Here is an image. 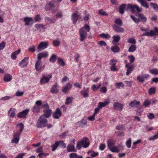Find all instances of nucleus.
Returning <instances> with one entry per match:
<instances>
[{
    "label": "nucleus",
    "mask_w": 158,
    "mask_h": 158,
    "mask_svg": "<svg viewBox=\"0 0 158 158\" xmlns=\"http://www.w3.org/2000/svg\"><path fill=\"white\" fill-rule=\"evenodd\" d=\"M90 27L88 24H85L84 26L81 28L79 31L80 35V40L81 41H83L86 38L87 35V32L89 31Z\"/></svg>",
    "instance_id": "obj_1"
},
{
    "label": "nucleus",
    "mask_w": 158,
    "mask_h": 158,
    "mask_svg": "<svg viewBox=\"0 0 158 158\" xmlns=\"http://www.w3.org/2000/svg\"><path fill=\"white\" fill-rule=\"evenodd\" d=\"M56 2L54 0H52L49 2L44 7V9L46 11L51 10L52 13H54L58 10L59 5L56 7L54 4V3Z\"/></svg>",
    "instance_id": "obj_2"
},
{
    "label": "nucleus",
    "mask_w": 158,
    "mask_h": 158,
    "mask_svg": "<svg viewBox=\"0 0 158 158\" xmlns=\"http://www.w3.org/2000/svg\"><path fill=\"white\" fill-rule=\"evenodd\" d=\"M89 144L88 139L86 137H84L81 140L78 142L77 148L78 150H80L82 147L86 148L89 146Z\"/></svg>",
    "instance_id": "obj_3"
},
{
    "label": "nucleus",
    "mask_w": 158,
    "mask_h": 158,
    "mask_svg": "<svg viewBox=\"0 0 158 158\" xmlns=\"http://www.w3.org/2000/svg\"><path fill=\"white\" fill-rule=\"evenodd\" d=\"M136 16L138 17V19L132 15H131L130 17L131 19L137 23H138L140 21L142 23L145 22L147 20V18L143 13L137 14Z\"/></svg>",
    "instance_id": "obj_4"
},
{
    "label": "nucleus",
    "mask_w": 158,
    "mask_h": 158,
    "mask_svg": "<svg viewBox=\"0 0 158 158\" xmlns=\"http://www.w3.org/2000/svg\"><path fill=\"white\" fill-rule=\"evenodd\" d=\"M48 121L45 118L41 115L38 119L36 124L37 128H42L46 127Z\"/></svg>",
    "instance_id": "obj_5"
},
{
    "label": "nucleus",
    "mask_w": 158,
    "mask_h": 158,
    "mask_svg": "<svg viewBox=\"0 0 158 158\" xmlns=\"http://www.w3.org/2000/svg\"><path fill=\"white\" fill-rule=\"evenodd\" d=\"M126 10L127 11L130 10L132 13L135 12L139 13L142 11V8H139L137 5H133L130 4L127 5Z\"/></svg>",
    "instance_id": "obj_6"
},
{
    "label": "nucleus",
    "mask_w": 158,
    "mask_h": 158,
    "mask_svg": "<svg viewBox=\"0 0 158 158\" xmlns=\"http://www.w3.org/2000/svg\"><path fill=\"white\" fill-rule=\"evenodd\" d=\"M154 30H150L149 32L143 33V36H150L152 37L154 35H158V27H155Z\"/></svg>",
    "instance_id": "obj_7"
},
{
    "label": "nucleus",
    "mask_w": 158,
    "mask_h": 158,
    "mask_svg": "<svg viewBox=\"0 0 158 158\" xmlns=\"http://www.w3.org/2000/svg\"><path fill=\"white\" fill-rule=\"evenodd\" d=\"M49 44L48 42L46 41L41 42L37 47V51L39 52L46 48L48 46Z\"/></svg>",
    "instance_id": "obj_8"
},
{
    "label": "nucleus",
    "mask_w": 158,
    "mask_h": 158,
    "mask_svg": "<svg viewBox=\"0 0 158 158\" xmlns=\"http://www.w3.org/2000/svg\"><path fill=\"white\" fill-rule=\"evenodd\" d=\"M117 60L116 59H112L110 61V69L111 71H118V69L116 67V64Z\"/></svg>",
    "instance_id": "obj_9"
},
{
    "label": "nucleus",
    "mask_w": 158,
    "mask_h": 158,
    "mask_svg": "<svg viewBox=\"0 0 158 158\" xmlns=\"http://www.w3.org/2000/svg\"><path fill=\"white\" fill-rule=\"evenodd\" d=\"M35 67L36 71H41L44 68L42 66V63L41 61L38 60L36 62L35 64Z\"/></svg>",
    "instance_id": "obj_10"
},
{
    "label": "nucleus",
    "mask_w": 158,
    "mask_h": 158,
    "mask_svg": "<svg viewBox=\"0 0 158 158\" xmlns=\"http://www.w3.org/2000/svg\"><path fill=\"white\" fill-rule=\"evenodd\" d=\"M135 65L134 64H132L130 65V64H127L125 65V67L127 68L126 75L127 76L129 75L133 71L135 67Z\"/></svg>",
    "instance_id": "obj_11"
},
{
    "label": "nucleus",
    "mask_w": 158,
    "mask_h": 158,
    "mask_svg": "<svg viewBox=\"0 0 158 158\" xmlns=\"http://www.w3.org/2000/svg\"><path fill=\"white\" fill-rule=\"evenodd\" d=\"M123 105L118 102H115L113 104L114 109L115 110H118L120 111L122 110Z\"/></svg>",
    "instance_id": "obj_12"
},
{
    "label": "nucleus",
    "mask_w": 158,
    "mask_h": 158,
    "mask_svg": "<svg viewBox=\"0 0 158 158\" xmlns=\"http://www.w3.org/2000/svg\"><path fill=\"white\" fill-rule=\"evenodd\" d=\"M19 133L15 132L14 133L13 138L11 140V143L17 144L20 139V134Z\"/></svg>",
    "instance_id": "obj_13"
},
{
    "label": "nucleus",
    "mask_w": 158,
    "mask_h": 158,
    "mask_svg": "<svg viewBox=\"0 0 158 158\" xmlns=\"http://www.w3.org/2000/svg\"><path fill=\"white\" fill-rule=\"evenodd\" d=\"M72 85L69 82H68L62 88V91L65 93H68L72 89Z\"/></svg>",
    "instance_id": "obj_14"
},
{
    "label": "nucleus",
    "mask_w": 158,
    "mask_h": 158,
    "mask_svg": "<svg viewBox=\"0 0 158 158\" xmlns=\"http://www.w3.org/2000/svg\"><path fill=\"white\" fill-rule=\"evenodd\" d=\"M81 15L78 11L76 13H73L71 16L72 19L73 24H75L77 21L78 18H80Z\"/></svg>",
    "instance_id": "obj_15"
},
{
    "label": "nucleus",
    "mask_w": 158,
    "mask_h": 158,
    "mask_svg": "<svg viewBox=\"0 0 158 158\" xmlns=\"http://www.w3.org/2000/svg\"><path fill=\"white\" fill-rule=\"evenodd\" d=\"M52 77L51 74L48 75L47 76H43L40 80V84L42 85L48 83Z\"/></svg>",
    "instance_id": "obj_16"
},
{
    "label": "nucleus",
    "mask_w": 158,
    "mask_h": 158,
    "mask_svg": "<svg viewBox=\"0 0 158 158\" xmlns=\"http://www.w3.org/2000/svg\"><path fill=\"white\" fill-rule=\"evenodd\" d=\"M62 114V113L60 110L59 108H57L55 111L52 113V116L53 118L58 119L61 116Z\"/></svg>",
    "instance_id": "obj_17"
},
{
    "label": "nucleus",
    "mask_w": 158,
    "mask_h": 158,
    "mask_svg": "<svg viewBox=\"0 0 158 158\" xmlns=\"http://www.w3.org/2000/svg\"><path fill=\"white\" fill-rule=\"evenodd\" d=\"M30 111L29 109H26L24 110L19 113L17 115V117L19 118H25Z\"/></svg>",
    "instance_id": "obj_18"
},
{
    "label": "nucleus",
    "mask_w": 158,
    "mask_h": 158,
    "mask_svg": "<svg viewBox=\"0 0 158 158\" xmlns=\"http://www.w3.org/2000/svg\"><path fill=\"white\" fill-rule=\"evenodd\" d=\"M28 57H25L21 62L19 63V65L22 68L26 66L28 63Z\"/></svg>",
    "instance_id": "obj_19"
},
{
    "label": "nucleus",
    "mask_w": 158,
    "mask_h": 158,
    "mask_svg": "<svg viewBox=\"0 0 158 158\" xmlns=\"http://www.w3.org/2000/svg\"><path fill=\"white\" fill-rule=\"evenodd\" d=\"M24 22H25V25H31L34 23L33 19L32 18L26 17L24 18Z\"/></svg>",
    "instance_id": "obj_20"
},
{
    "label": "nucleus",
    "mask_w": 158,
    "mask_h": 158,
    "mask_svg": "<svg viewBox=\"0 0 158 158\" xmlns=\"http://www.w3.org/2000/svg\"><path fill=\"white\" fill-rule=\"evenodd\" d=\"M48 56V52L45 51L39 53L37 55L38 60L41 61V59L43 58L47 57Z\"/></svg>",
    "instance_id": "obj_21"
},
{
    "label": "nucleus",
    "mask_w": 158,
    "mask_h": 158,
    "mask_svg": "<svg viewBox=\"0 0 158 158\" xmlns=\"http://www.w3.org/2000/svg\"><path fill=\"white\" fill-rule=\"evenodd\" d=\"M44 114L41 115L42 116L46 118H49L50 117L52 113V110L51 109L45 110L43 111Z\"/></svg>",
    "instance_id": "obj_22"
},
{
    "label": "nucleus",
    "mask_w": 158,
    "mask_h": 158,
    "mask_svg": "<svg viewBox=\"0 0 158 158\" xmlns=\"http://www.w3.org/2000/svg\"><path fill=\"white\" fill-rule=\"evenodd\" d=\"M121 26H117L116 25H113L112 27L114 31L117 32H123L124 31V29Z\"/></svg>",
    "instance_id": "obj_23"
},
{
    "label": "nucleus",
    "mask_w": 158,
    "mask_h": 158,
    "mask_svg": "<svg viewBox=\"0 0 158 158\" xmlns=\"http://www.w3.org/2000/svg\"><path fill=\"white\" fill-rule=\"evenodd\" d=\"M67 151L68 152H76L77 150L74 145L72 144H69L67 147Z\"/></svg>",
    "instance_id": "obj_24"
},
{
    "label": "nucleus",
    "mask_w": 158,
    "mask_h": 158,
    "mask_svg": "<svg viewBox=\"0 0 158 158\" xmlns=\"http://www.w3.org/2000/svg\"><path fill=\"white\" fill-rule=\"evenodd\" d=\"M35 27L37 30L42 31H44L45 29V26L43 24H36L35 25Z\"/></svg>",
    "instance_id": "obj_25"
},
{
    "label": "nucleus",
    "mask_w": 158,
    "mask_h": 158,
    "mask_svg": "<svg viewBox=\"0 0 158 158\" xmlns=\"http://www.w3.org/2000/svg\"><path fill=\"white\" fill-rule=\"evenodd\" d=\"M58 85L56 83L53 85L50 90V92L52 94L57 93L59 91V89H58Z\"/></svg>",
    "instance_id": "obj_26"
},
{
    "label": "nucleus",
    "mask_w": 158,
    "mask_h": 158,
    "mask_svg": "<svg viewBox=\"0 0 158 158\" xmlns=\"http://www.w3.org/2000/svg\"><path fill=\"white\" fill-rule=\"evenodd\" d=\"M137 1L142 6L148 9L149 8V5L148 3L145 0H137Z\"/></svg>",
    "instance_id": "obj_27"
},
{
    "label": "nucleus",
    "mask_w": 158,
    "mask_h": 158,
    "mask_svg": "<svg viewBox=\"0 0 158 158\" xmlns=\"http://www.w3.org/2000/svg\"><path fill=\"white\" fill-rule=\"evenodd\" d=\"M21 50L19 49L18 50L15 51L14 52L12 53L11 55V57L13 60H15L16 58V56L20 52Z\"/></svg>",
    "instance_id": "obj_28"
},
{
    "label": "nucleus",
    "mask_w": 158,
    "mask_h": 158,
    "mask_svg": "<svg viewBox=\"0 0 158 158\" xmlns=\"http://www.w3.org/2000/svg\"><path fill=\"white\" fill-rule=\"evenodd\" d=\"M110 103V102L108 101L104 102H100L98 103V106L99 108L102 109V107H105L106 105Z\"/></svg>",
    "instance_id": "obj_29"
},
{
    "label": "nucleus",
    "mask_w": 158,
    "mask_h": 158,
    "mask_svg": "<svg viewBox=\"0 0 158 158\" xmlns=\"http://www.w3.org/2000/svg\"><path fill=\"white\" fill-rule=\"evenodd\" d=\"M89 89V88H88L86 89L85 90H83L80 92V93L83 96L84 98H87L89 96V93L88 90Z\"/></svg>",
    "instance_id": "obj_30"
},
{
    "label": "nucleus",
    "mask_w": 158,
    "mask_h": 158,
    "mask_svg": "<svg viewBox=\"0 0 158 158\" xmlns=\"http://www.w3.org/2000/svg\"><path fill=\"white\" fill-rule=\"evenodd\" d=\"M107 144L108 148L109 149L110 148L114 146L115 144V141L112 139H110L107 140Z\"/></svg>",
    "instance_id": "obj_31"
},
{
    "label": "nucleus",
    "mask_w": 158,
    "mask_h": 158,
    "mask_svg": "<svg viewBox=\"0 0 158 158\" xmlns=\"http://www.w3.org/2000/svg\"><path fill=\"white\" fill-rule=\"evenodd\" d=\"M112 38L113 39L112 43L115 44H116L120 40V36L117 35L113 36Z\"/></svg>",
    "instance_id": "obj_32"
},
{
    "label": "nucleus",
    "mask_w": 158,
    "mask_h": 158,
    "mask_svg": "<svg viewBox=\"0 0 158 158\" xmlns=\"http://www.w3.org/2000/svg\"><path fill=\"white\" fill-rule=\"evenodd\" d=\"M126 5L123 4L120 5L119 8V13L122 15L124 13V10L126 9Z\"/></svg>",
    "instance_id": "obj_33"
},
{
    "label": "nucleus",
    "mask_w": 158,
    "mask_h": 158,
    "mask_svg": "<svg viewBox=\"0 0 158 158\" xmlns=\"http://www.w3.org/2000/svg\"><path fill=\"white\" fill-rule=\"evenodd\" d=\"M140 105V102L139 101H134L131 102L129 104V105L131 107H134L135 106L136 107H137L138 106Z\"/></svg>",
    "instance_id": "obj_34"
},
{
    "label": "nucleus",
    "mask_w": 158,
    "mask_h": 158,
    "mask_svg": "<svg viewBox=\"0 0 158 158\" xmlns=\"http://www.w3.org/2000/svg\"><path fill=\"white\" fill-rule=\"evenodd\" d=\"M12 79V76L9 74H6L4 77L3 80L5 81L8 82L11 80Z\"/></svg>",
    "instance_id": "obj_35"
},
{
    "label": "nucleus",
    "mask_w": 158,
    "mask_h": 158,
    "mask_svg": "<svg viewBox=\"0 0 158 158\" xmlns=\"http://www.w3.org/2000/svg\"><path fill=\"white\" fill-rule=\"evenodd\" d=\"M109 149L112 152L118 153L120 151V149L118 147L116 146H114L110 148Z\"/></svg>",
    "instance_id": "obj_36"
},
{
    "label": "nucleus",
    "mask_w": 158,
    "mask_h": 158,
    "mask_svg": "<svg viewBox=\"0 0 158 158\" xmlns=\"http://www.w3.org/2000/svg\"><path fill=\"white\" fill-rule=\"evenodd\" d=\"M15 109L14 108H11L9 110L8 112L9 116L12 118H13L15 114Z\"/></svg>",
    "instance_id": "obj_37"
},
{
    "label": "nucleus",
    "mask_w": 158,
    "mask_h": 158,
    "mask_svg": "<svg viewBox=\"0 0 158 158\" xmlns=\"http://www.w3.org/2000/svg\"><path fill=\"white\" fill-rule=\"evenodd\" d=\"M17 126H20V129L19 131H17L16 132L19 133H19L20 134H21L24 128V125L22 123H19L17 124Z\"/></svg>",
    "instance_id": "obj_38"
},
{
    "label": "nucleus",
    "mask_w": 158,
    "mask_h": 158,
    "mask_svg": "<svg viewBox=\"0 0 158 158\" xmlns=\"http://www.w3.org/2000/svg\"><path fill=\"white\" fill-rule=\"evenodd\" d=\"M101 86V83H99L98 85H93L91 87V89L93 91H97Z\"/></svg>",
    "instance_id": "obj_39"
},
{
    "label": "nucleus",
    "mask_w": 158,
    "mask_h": 158,
    "mask_svg": "<svg viewBox=\"0 0 158 158\" xmlns=\"http://www.w3.org/2000/svg\"><path fill=\"white\" fill-rule=\"evenodd\" d=\"M69 157L70 158H83L81 156H79L76 153H72L70 154Z\"/></svg>",
    "instance_id": "obj_40"
},
{
    "label": "nucleus",
    "mask_w": 158,
    "mask_h": 158,
    "mask_svg": "<svg viewBox=\"0 0 158 158\" xmlns=\"http://www.w3.org/2000/svg\"><path fill=\"white\" fill-rule=\"evenodd\" d=\"M136 49V45H131L129 48L128 51L129 52H135Z\"/></svg>",
    "instance_id": "obj_41"
},
{
    "label": "nucleus",
    "mask_w": 158,
    "mask_h": 158,
    "mask_svg": "<svg viewBox=\"0 0 158 158\" xmlns=\"http://www.w3.org/2000/svg\"><path fill=\"white\" fill-rule=\"evenodd\" d=\"M40 107L35 105L32 108V111L34 113H39L40 112Z\"/></svg>",
    "instance_id": "obj_42"
},
{
    "label": "nucleus",
    "mask_w": 158,
    "mask_h": 158,
    "mask_svg": "<svg viewBox=\"0 0 158 158\" xmlns=\"http://www.w3.org/2000/svg\"><path fill=\"white\" fill-rule=\"evenodd\" d=\"M156 88L154 87L150 88L148 91V94L150 95L155 94L156 92Z\"/></svg>",
    "instance_id": "obj_43"
},
{
    "label": "nucleus",
    "mask_w": 158,
    "mask_h": 158,
    "mask_svg": "<svg viewBox=\"0 0 158 158\" xmlns=\"http://www.w3.org/2000/svg\"><path fill=\"white\" fill-rule=\"evenodd\" d=\"M114 25H116L117 26H122L123 25V22L120 19H115L114 21Z\"/></svg>",
    "instance_id": "obj_44"
},
{
    "label": "nucleus",
    "mask_w": 158,
    "mask_h": 158,
    "mask_svg": "<svg viewBox=\"0 0 158 158\" xmlns=\"http://www.w3.org/2000/svg\"><path fill=\"white\" fill-rule=\"evenodd\" d=\"M58 141H56L55 143L51 146V147L52 148V151H55L57 148L59 146Z\"/></svg>",
    "instance_id": "obj_45"
},
{
    "label": "nucleus",
    "mask_w": 158,
    "mask_h": 158,
    "mask_svg": "<svg viewBox=\"0 0 158 158\" xmlns=\"http://www.w3.org/2000/svg\"><path fill=\"white\" fill-rule=\"evenodd\" d=\"M73 98L72 97H68L66 100L65 104L66 105H68L71 103L73 100Z\"/></svg>",
    "instance_id": "obj_46"
},
{
    "label": "nucleus",
    "mask_w": 158,
    "mask_h": 158,
    "mask_svg": "<svg viewBox=\"0 0 158 158\" xmlns=\"http://www.w3.org/2000/svg\"><path fill=\"white\" fill-rule=\"evenodd\" d=\"M99 37L102 38H106L109 39L110 37V36L108 34H105L104 33H102L99 35Z\"/></svg>",
    "instance_id": "obj_47"
},
{
    "label": "nucleus",
    "mask_w": 158,
    "mask_h": 158,
    "mask_svg": "<svg viewBox=\"0 0 158 158\" xmlns=\"http://www.w3.org/2000/svg\"><path fill=\"white\" fill-rule=\"evenodd\" d=\"M111 49L114 52H118L120 51V49L117 46H115L112 47Z\"/></svg>",
    "instance_id": "obj_48"
},
{
    "label": "nucleus",
    "mask_w": 158,
    "mask_h": 158,
    "mask_svg": "<svg viewBox=\"0 0 158 158\" xmlns=\"http://www.w3.org/2000/svg\"><path fill=\"white\" fill-rule=\"evenodd\" d=\"M56 55L55 54H53L49 59V61L53 63L56 61Z\"/></svg>",
    "instance_id": "obj_49"
},
{
    "label": "nucleus",
    "mask_w": 158,
    "mask_h": 158,
    "mask_svg": "<svg viewBox=\"0 0 158 158\" xmlns=\"http://www.w3.org/2000/svg\"><path fill=\"white\" fill-rule=\"evenodd\" d=\"M127 42L132 45H135L136 43V41L135 38H130L129 39L127 40Z\"/></svg>",
    "instance_id": "obj_50"
},
{
    "label": "nucleus",
    "mask_w": 158,
    "mask_h": 158,
    "mask_svg": "<svg viewBox=\"0 0 158 158\" xmlns=\"http://www.w3.org/2000/svg\"><path fill=\"white\" fill-rule=\"evenodd\" d=\"M115 86L117 88L120 89L121 87L123 88L124 87V84L122 82L116 83Z\"/></svg>",
    "instance_id": "obj_51"
},
{
    "label": "nucleus",
    "mask_w": 158,
    "mask_h": 158,
    "mask_svg": "<svg viewBox=\"0 0 158 158\" xmlns=\"http://www.w3.org/2000/svg\"><path fill=\"white\" fill-rule=\"evenodd\" d=\"M149 72L151 74L155 75L158 74V69H151L149 70Z\"/></svg>",
    "instance_id": "obj_52"
},
{
    "label": "nucleus",
    "mask_w": 158,
    "mask_h": 158,
    "mask_svg": "<svg viewBox=\"0 0 158 158\" xmlns=\"http://www.w3.org/2000/svg\"><path fill=\"white\" fill-rule=\"evenodd\" d=\"M45 21L49 22L50 23H54L56 21L55 19H52L50 17H45Z\"/></svg>",
    "instance_id": "obj_53"
},
{
    "label": "nucleus",
    "mask_w": 158,
    "mask_h": 158,
    "mask_svg": "<svg viewBox=\"0 0 158 158\" xmlns=\"http://www.w3.org/2000/svg\"><path fill=\"white\" fill-rule=\"evenodd\" d=\"M151 104V101L149 99H147L145 100L144 103H143V106L145 107H148Z\"/></svg>",
    "instance_id": "obj_54"
},
{
    "label": "nucleus",
    "mask_w": 158,
    "mask_h": 158,
    "mask_svg": "<svg viewBox=\"0 0 158 158\" xmlns=\"http://www.w3.org/2000/svg\"><path fill=\"white\" fill-rule=\"evenodd\" d=\"M58 62L60 65L63 66H65V64L64 60L61 58H58Z\"/></svg>",
    "instance_id": "obj_55"
},
{
    "label": "nucleus",
    "mask_w": 158,
    "mask_h": 158,
    "mask_svg": "<svg viewBox=\"0 0 158 158\" xmlns=\"http://www.w3.org/2000/svg\"><path fill=\"white\" fill-rule=\"evenodd\" d=\"M60 41L59 40H54L53 41L54 46H58L60 44Z\"/></svg>",
    "instance_id": "obj_56"
},
{
    "label": "nucleus",
    "mask_w": 158,
    "mask_h": 158,
    "mask_svg": "<svg viewBox=\"0 0 158 158\" xmlns=\"http://www.w3.org/2000/svg\"><path fill=\"white\" fill-rule=\"evenodd\" d=\"M150 5L152 6V8L155 10H158V6L156 4L153 2H151L150 3Z\"/></svg>",
    "instance_id": "obj_57"
},
{
    "label": "nucleus",
    "mask_w": 158,
    "mask_h": 158,
    "mask_svg": "<svg viewBox=\"0 0 158 158\" xmlns=\"http://www.w3.org/2000/svg\"><path fill=\"white\" fill-rule=\"evenodd\" d=\"M35 21V22H40L42 19L40 15L39 14L36 15L34 18Z\"/></svg>",
    "instance_id": "obj_58"
},
{
    "label": "nucleus",
    "mask_w": 158,
    "mask_h": 158,
    "mask_svg": "<svg viewBox=\"0 0 158 158\" xmlns=\"http://www.w3.org/2000/svg\"><path fill=\"white\" fill-rule=\"evenodd\" d=\"M99 14V15L103 16H107L108 14L106 13L104 10L102 9H100L98 10Z\"/></svg>",
    "instance_id": "obj_59"
},
{
    "label": "nucleus",
    "mask_w": 158,
    "mask_h": 158,
    "mask_svg": "<svg viewBox=\"0 0 158 158\" xmlns=\"http://www.w3.org/2000/svg\"><path fill=\"white\" fill-rule=\"evenodd\" d=\"M131 138H129L126 142V145L128 148H130L131 147Z\"/></svg>",
    "instance_id": "obj_60"
},
{
    "label": "nucleus",
    "mask_w": 158,
    "mask_h": 158,
    "mask_svg": "<svg viewBox=\"0 0 158 158\" xmlns=\"http://www.w3.org/2000/svg\"><path fill=\"white\" fill-rule=\"evenodd\" d=\"M49 154V153H43V152L41 153H39L38 155V156L40 158H42L43 156H48Z\"/></svg>",
    "instance_id": "obj_61"
},
{
    "label": "nucleus",
    "mask_w": 158,
    "mask_h": 158,
    "mask_svg": "<svg viewBox=\"0 0 158 158\" xmlns=\"http://www.w3.org/2000/svg\"><path fill=\"white\" fill-rule=\"evenodd\" d=\"M58 142L59 145H60L62 147L65 148L66 147V144L64 143V142L62 140L57 141Z\"/></svg>",
    "instance_id": "obj_62"
},
{
    "label": "nucleus",
    "mask_w": 158,
    "mask_h": 158,
    "mask_svg": "<svg viewBox=\"0 0 158 158\" xmlns=\"http://www.w3.org/2000/svg\"><path fill=\"white\" fill-rule=\"evenodd\" d=\"M116 129L118 130H123L124 129L125 130V128H124V127H123V125H117L116 127Z\"/></svg>",
    "instance_id": "obj_63"
},
{
    "label": "nucleus",
    "mask_w": 158,
    "mask_h": 158,
    "mask_svg": "<svg viewBox=\"0 0 158 158\" xmlns=\"http://www.w3.org/2000/svg\"><path fill=\"white\" fill-rule=\"evenodd\" d=\"M28 51L32 53H34L35 51V47L34 45H32L28 49Z\"/></svg>",
    "instance_id": "obj_64"
}]
</instances>
